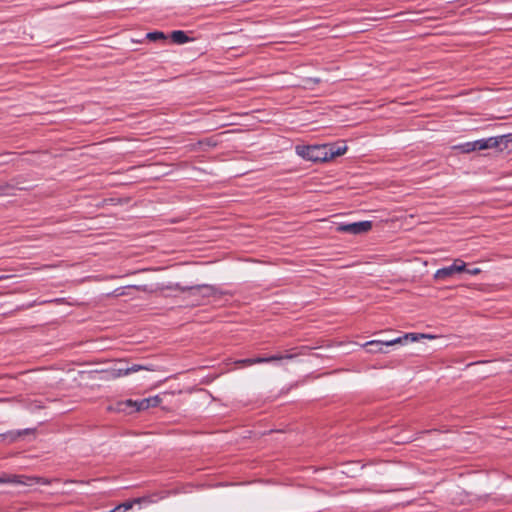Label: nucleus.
Wrapping results in <instances>:
<instances>
[{
    "label": "nucleus",
    "mask_w": 512,
    "mask_h": 512,
    "mask_svg": "<svg viewBox=\"0 0 512 512\" xmlns=\"http://www.w3.org/2000/svg\"><path fill=\"white\" fill-rule=\"evenodd\" d=\"M329 160L346 153L347 146L343 143L326 144Z\"/></svg>",
    "instance_id": "10"
},
{
    "label": "nucleus",
    "mask_w": 512,
    "mask_h": 512,
    "mask_svg": "<svg viewBox=\"0 0 512 512\" xmlns=\"http://www.w3.org/2000/svg\"><path fill=\"white\" fill-rule=\"evenodd\" d=\"M303 350H307V347H302L301 351L297 353L293 352H287L284 355H272L269 357H256V358H247V359H241L236 362V364L244 365V366H250L253 364H262V363H270L274 361H280V360H292L296 358L298 355L303 354Z\"/></svg>",
    "instance_id": "4"
},
{
    "label": "nucleus",
    "mask_w": 512,
    "mask_h": 512,
    "mask_svg": "<svg viewBox=\"0 0 512 512\" xmlns=\"http://www.w3.org/2000/svg\"><path fill=\"white\" fill-rule=\"evenodd\" d=\"M161 402V399L158 396L148 397L141 399L139 401L127 400L121 405H124L125 408H121L125 410L127 407L135 408V411H143L149 409L150 407H156Z\"/></svg>",
    "instance_id": "7"
},
{
    "label": "nucleus",
    "mask_w": 512,
    "mask_h": 512,
    "mask_svg": "<svg viewBox=\"0 0 512 512\" xmlns=\"http://www.w3.org/2000/svg\"><path fill=\"white\" fill-rule=\"evenodd\" d=\"M192 289V296H200L202 298L212 297L219 293L218 289L215 286L208 284L195 285L193 286Z\"/></svg>",
    "instance_id": "9"
},
{
    "label": "nucleus",
    "mask_w": 512,
    "mask_h": 512,
    "mask_svg": "<svg viewBox=\"0 0 512 512\" xmlns=\"http://www.w3.org/2000/svg\"><path fill=\"white\" fill-rule=\"evenodd\" d=\"M463 153H470L473 151H477L475 141L466 142L457 146Z\"/></svg>",
    "instance_id": "14"
},
{
    "label": "nucleus",
    "mask_w": 512,
    "mask_h": 512,
    "mask_svg": "<svg viewBox=\"0 0 512 512\" xmlns=\"http://www.w3.org/2000/svg\"><path fill=\"white\" fill-rule=\"evenodd\" d=\"M508 18H512V13L507 16Z\"/></svg>",
    "instance_id": "20"
},
{
    "label": "nucleus",
    "mask_w": 512,
    "mask_h": 512,
    "mask_svg": "<svg viewBox=\"0 0 512 512\" xmlns=\"http://www.w3.org/2000/svg\"><path fill=\"white\" fill-rule=\"evenodd\" d=\"M142 368L143 367L140 366V365H133L132 367L127 369L126 373L128 374V373H131V372H136V371H138V370H140Z\"/></svg>",
    "instance_id": "18"
},
{
    "label": "nucleus",
    "mask_w": 512,
    "mask_h": 512,
    "mask_svg": "<svg viewBox=\"0 0 512 512\" xmlns=\"http://www.w3.org/2000/svg\"><path fill=\"white\" fill-rule=\"evenodd\" d=\"M465 267L466 263L464 261L461 259H456L452 265L438 269L434 274V278L436 280H445L455 273L464 272Z\"/></svg>",
    "instance_id": "6"
},
{
    "label": "nucleus",
    "mask_w": 512,
    "mask_h": 512,
    "mask_svg": "<svg viewBox=\"0 0 512 512\" xmlns=\"http://www.w3.org/2000/svg\"><path fill=\"white\" fill-rule=\"evenodd\" d=\"M371 228V221H359L353 223H341L337 226L336 230L341 233L360 235L370 231Z\"/></svg>",
    "instance_id": "5"
},
{
    "label": "nucleus",
    "mask_w": 512,
    "mask_h": 512,
    "mask_svg": "<svg viewBox=\"0 0 512 512\" xmlns=\"http://www.w3.org/2000/svg\"><path fill=\"white\" fill-rule=\"evenodd\" d=\"M33 433H34V429H24V430H19L16 432L2 433V440L14 441V440H16V438H18L20 436L27 435V434H33Z\"/></svg>",
    "instance_id": "11"
},
{
    "label": "nucleus",
    "mask_w": 512,
    "mask_h": 512,
    "mask_svg": "<svg viewBox=\"0 0 512 512\" xmlns=\"http://www.w3.org/2000/svg\"><path fill=\"white\" fill-rule=\"evenodd\" d=\"M464 272H467L470 275H478L479 273H481V269L480 268H472V269L465 268Z\"/></svg>",
    "instance_id": "17"
},
{
    "label": "nucleus",
    "mask_w": 512,
    "mask_h": 512,
    "mask_svg": "<svg viewBox=\"0 0 512 512\" xmlns=\"http://www.w3.org/2000/svg\"><path fill=\"white\" fill-rule=\"evenodd\" d=\"M143 500H144V498H138V499H134L133 501L124 502L122 504H119L118 506L121 507V512H125V511H128L129 509H131L133 507L134 503H140Z\"/></svg>",
    "instance_id": "16"
},
{
    "label": "nucleus",
    "mask_w": 512,
    "mask_h": 512,
    "mask_svg": "<svg viewBox=\"0 0 512 512\" xmlns=\"http://www.w3.org/2000/svg\"><path fill=\"white\" fill-rule=\"evenodd\" d=\"M193 286H182L179 283L167 286V289L178 290L181 292H188L191 296L193 294Z\"/></svg>",
    "instance_id": "15"
},
{
    "label": "nucleus",
    "mask_w": 512,
    "mask_h": 512,
    "mask_svg": "<svg viewBox=\"0 0 512 512\" xmlns=\"http://www.w3.org/2000/svg\"><path fill=\"white\" fill-rule=\"evenodd\" d=\"M1 481H2V484L32 486L36 483H39L40 479L36 478V477H27V476H23V475H12V474L2 473Z\"/></svg>",
    "instance_id": "8"
},
{
    "label": "nucleus",
    "mask_w": 512,
    "mask_h": 512,
    "mask_svg": "<svg viewBox=\"0 0 512 512\" xmlns=\"http://www.w3.org/2000/svg\"><path fill=\"white\" fill-rule=\"evenodd\" d=\"M427 337H428V335L421 334V333H406L405 335H403L401 337H397L392 340H386V341L371 340V341L366 342L364 344V346L367 347V351L370 353H378V352L385 353L386 352L384 350L385 346L389 347V346H393L395 344H403V343H406L407 341L414 342V341H418L421 338H427ZM431 337L432 336H429V338H431Z\"/></svg>",
    "instance_id": "1"
},
{
    "label": "nucleus",
    "mask_w": 512,
    "mask_h": 512,
    "mask_svg": "<svg viewBox=\"0 0 512 512\" xmlns=\"http://www.w3.org/2000/svg\"><path fill=\"white\" fill-rule=\"evenodd\" d=\"M146 38L153 42H156L159 40H166L165 34L160 31L149 32L146 34Z\"/></svg>",
    "instance_id": "13"
},
{
    "label": "nucleus",
    "mask_w": 512,
    "mask_h": 512,
    "mask_svg": "<svg viewBox=\"0 0 512 512\" xmlns=\"http://www.w3.org/2000/svg\"><path fill=\"white\" fill-rule=\"evenodd\" d=\"M208 145H215V143H211V141L207 142Z\"/></svg>",
    "instance_id": "19"
},
{
    "label": "nucleus",
    "mask_w": 512,
    "mask_h": 512,
    "mask_svg": "<svg viewBox=\"0 0 512 512\" xmlns=\"http://www.w3.org/2000/svg\"><path fill=\"white\" fill-rule=\"evenodd\" d=\"M509 143H512V135H501L496 137L483 138L475 141L476 149L487 150L496 148L500 151L509 148Z\"/></svg>",
    "instance_id": "3"
},
{
    "label": "nucleus",
    "mask_w": 512,
    "mask_h": 512,
    "mask_svg": "<svg viewBox=\"0 0 512 512\" xmlns=\"http://www.w3.org/2000/svg\"><path fill=\"white\" fill-rule=\"evenodd\" d=\"M171 39L174 43L184 44L188 42L189 37L184 31L176 30L171 33Z\"/></svg>",
    "instance_id": "12"
},
{
    "label": "nucleus",
    "mask_w": 512,
    "mask_h": 512,
    "mask_svg": "<svg viewBox=\"0 0 512 512\" xmlns=\"http://www.w3.org/2000/svg\"><path fill=\"white\" fill-rule=\"evenodd\" d=\"M296 153L305 160L313 162H326L329 161L327 146L324 145H309V146H296Z\"/></svg>",
    "instance_id": "2"
}]
</instances>
